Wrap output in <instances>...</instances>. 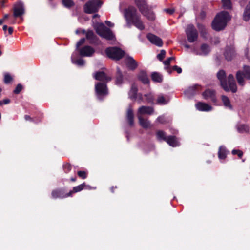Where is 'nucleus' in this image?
<instances>
[{
	"instance_id": "a19ab883",
	"label": "nucleus",
	"mask_w": 250,
	"mask_h": 250,
	"mask_svg": "<svg viewBox=\"0 0 250 250\" xmlns=\"http://www.w3.org/2000/svg\"><path fill=\"white\" fill-rule=\"evenodd\" d=\"M12 81V77L8 74L5 73L4 74V82L6 84H8Z\"/></svg>"
},
{
	"instance_id": "a211bd4d",
	"label": "nucleus",
	"mask_w": 250,
	"mask_h": 250,
	"mask_svg": "<svg viewBox=\"0 0 250 250\" xmlns=\"http://www.w3.org/2000/svg\"><path fill=\"white\" fill-rule=\"evenodd\" d=\"M235 55V49L233 46L227 47L224 53V56L228 61L231 60Z\"/></svg>"
},
{
	"instance_id": "e2e57ef3",
	"label": "nucleus",
	"mask_w": 250,
	"mask_h": 250,
	"mask_svg": "<svg viewBox=\"0 0 250 250\" xmlns=\"http://www.w3.org/2000/svg\"><path fill=\"white\" fill-rule=\"evenodd\" d=\"M7 25H3V30L4 31H6V30H7Z\"/></svg>"
},
{
	"instance_id": "680f3d73",
	"label": "nucleus",
	"mask_w": 250,
	"mask_h": 250,
	"mask_svg": "<svg viewBox=\"0 0 250 250\" xmlns=\"http://www.w3.org/2000/svg\"><path fill=\"white\" fill-rule=\"evenodd\" d=\"M115 188H117V186H115V187H114V186H112V187L111 188V192H112V193H114V189H115Z\"/></svg>"
},
{
	"instance_id": "c756f323",
	"label": "nucleus",
	"mask_w": 250,
	"mask_h": 250,
	"mask_svg": "<svg viewBox=\"0 0 250 250\" xmlns=\"http://www.w3.org/2000/svg\"><path fill=\"white\" fill-rule=\"evenodd\" d=\"M250 18V1L246 7L243 14V19L245 21H248Z\"/></svg>"
},
{
	"instance_id": "37998d69",
	"label": "nucleus",
	"mask_w": 250,
	"mask_h": 250,
	"mask_svg": "<svg viewBox=\"0 0 250 250\" xmlns=\"http://www.w3.org/2000/svg\"><path fill=\"white\" fill-rule=\"evenodd\" d=\"M166 51L164 50H161L160 53L157 55V58L160 61H162L165 57Z\"/></svg>"
},
{
	"instance_id": "c85d7f7f",
	"label": "nucleus",
	"mask_w": 250,
	"mask_h": 250,
	"mask_svg": "<svg viewBox=\"0 0 250 250\" xmlns=\"http://www.w3.org/2000/svg\"><path fill=\"white\" fill-rule=\"evenodd\" d=\"M221 99L223 104L226 107L228 108L229 109H232V106L231 104L230 101L228 97L226 96L222 95Z\"/></svg>"
},
{
	"instance_id": "6ab92c4d",
	"label": "nucleus",
	"mask_w": 250,
	"mask_h": 250,
	"mask_svg": "<svg viewBox=\"0 0 250 250\" xmlns=\"http://www.w3.org/2000/svg\"><path fill=\"white\" fill-rule=\"evenodd\" d=\"M202 96L206 100L210 99L212 102L216 101L215 92L210 89H207L203 93Z\"/></svg>"
},
{
	"instance_id": "de8ad7c7",
	"label": "nucleus",
	"mask_w": 250,
	"mask_h": 250,
	"mask_svg": "<svg viewBox=\"0 0 250 250\" xmlns=\"http://www.w3.org/2000/svg\"><path fill=\"white\" fill-rule=\"evenodd\" d=\"M75 63L79 66H83L85 64V61L82 59H79L76 61Z\"/></svg>"
},
{
	"instance_id": "bb28decb",
	"label": "nucleus",
	"mask_w": 250,
	"mask_h": 250,
	"mask_svg": "<svg viewBox=\"0 0 250 250\" xmlns=\"http://www.w3.org/2000/svg\"><path fill=\"white\" fill-rule=\"evenodd\" d=\"M138 91V88L135 84H133L129 93V97L133 100L136 98V95Z\"/></svg>"
},
{
	"instance_id": "f03ea898",
	"label": "nucleus",
	"mask_w": 250,
	"mask_h": 250,
	"mask_svg": "<svg viewBox=\"0 0 250 250\" xmlns=\"http://www.w3.org/2000/svg\"><path fill=\"white\" fill-rule=\"evenodd\" d=\"M217 77L220 81L222 87L227 92L231 91L233 93L236 92L237 85L233 76L230 74L228 77V83L226 79V74L223 70H219L217 73Z\"/></svg>"
},
{
	"instance_id": "f8f14e48",
	"label": "nucleus",
	"mask_w": 250,
	"mask_h": 250,
	"mask_svg": "<svg viewBox=\"0 0 250 250\" xmlns=\"http://www.w3.org/2000/svg\"><path fill=\"white\" fill-rule=\"evenodd\" d=\"M80 55L82 57H91L95 52L93 48L90 46H85L78 49Z\"/></svg>"
},
{
	"instance_id": "39448f33",
	"label": "nucleus",
	"mask_w": 250,
	"mask_h": 250,
	"mask_svg": "<svg viewBox=\"0 0 250 250\" xmlns=\"http://www.w3.org/2000/svg\"><path fill=\"white\" fill-rule=\"evenodd\" d=\"M102 4L101 0H88L83 5V11L86 14L96 13Z\"/></svg>"
},
{
	"instance_id": "cd10ccee",
	"label": "nucleus",
	"mask_w": 250,
	"mask_h": 250,
	"mask_svg": "<svg viewBox=\"0 0 250 250\" xmlns=\"http://www.w3.org/2000/svg\"><path fill=\"white\" fill-rule=\"evenodd\" d=\"M139 79L144 83L147 84L149 83V79L147 74L145 72H141L138 75Z\"/></svg>"
},
{
	"instance_id": "774afa93",
	"label": "nucleus",
	"mask_w": 250,
	"mask_h": 250,
	"mask_svg": "<svg viewBox=\"0 0 250 250\" xmlns=\"http://www.w3.org/2000/svg\"><path fill=\"white\" fill-rule=\"evenodd\" d=\"M71 180L72 182H75V181H76V177H74V178H71Z\"/></svg>"
},
{
	"instance_id": "4d7b16f0",
	"label": "nucleus",
	"mask_w": 250,
	"mask_h": 250,
	"mask_svg": "<svg viewBox=\"0 0 250 250\" xmlns=\"http://www.w3.org/2000/svg\"><path fill=\"white\" fill-rule=\"evenodd\" d=\"M105 23L108 26H110V27H112L113 26V24L112 23H111L110 21H105Z\"/></svg>"
},
{
	"instance_id": "dca6fc26",
	"label": "nucleus",
	"mask_w": 250,
	"mask_h": 250,
	"mask_svg": "<svg viewBox=\"0 0 250 250\" xmlns=\"http://www.w3.org/2000/svg\"><path fill=\"white\" fill-rule=\"evenodd\" d=\"M147 39L153 44L161 47L163 45L162 40L158 36L151 34L148 33L147 35Z\"/></svg>"
},
{
	"instance_id": "412c9836",
	"label": "nucleus",
	"mask_w": 250,
	"mask_h": 250,
	"mask_svg": "<svg viewBox=\"0 0 250 250\" xmlns=\"http://www.w3.org/2000/svg\"><path fill=\"white\" fill-rule=\"evenodd\" d=\"M126 119L130 126H133L134 125V114L133 110L130 105L129 106L126 113Z\"/></svg>"
},
{
	"instance_id": "2eb2a0df",
	"label": "nucleus",
	"mask_w": 250,
	"mask_h": 250,
	"mask_svg": "<svg viewBox=\"0 0 250 250\" xmlns=\"http://www.w3.org/2000/svg\"><path fill=\"white\" fill-rule=\"evenodd\" d=\"M125 62L128 69L132 70L135 69L138 66L136 61L130 56H126L125 58Z\"/></svg>"
},
{
	"instance_id": "09e8293b",
	"label": "nucleus",
	"mask_w": 250,
	"mask_h": 250,
	"mask_svg": "<svg viewBox=\"0 0 250 250\" xmlns=\"http://www.w3.org/2000/svg\"><path fill=\"white\" fill-rule=\"evenodd\" d=\"M85 42V39L82 38L81 39L79 42H77L76 44V48L78 50L79 48V47L83 44Z\"/></svg>"
},
{
	"instance_id": "423d86ee",
	"label": "nucleus",
	"mask_w": 250,
	"mask_h": 250,
	"mask_svg": "<svg viewBox=\"0 0 250 250\" xmlns=\"http://www.w3.org/2000/svg\"><path fill=\"white\" fill-rule=\"evenodd\" d=\"M95 28L96 33L101 37L108 40H112L114 38V35L111 30L106 27L104 24H98Z\"/></svg>"
},
{
	"instance_id": "8fccbe9b",
	"label": "nucleus",
	"mask_w": 250,
	"mask_h": 250,
	"mask_svg": "<svg viewBox=\"0 0 250 250\" xmlns=\"http://www.w3.org/2000/svg\"><path fill=\"white\" fill-rule=\"evenodd\" d=\"M64 168L65 169V172L67 173L71 170V165L69 164H66L64 166Z\"/></svg>"
},
{
	"instance_id": "e433bc0d",
	"label": "nucleus",
	"mask_w": 250,
	"mask_h": 250,
	"mask_svg": "<svg viewBox=\"0 0 250 250\" xmlns=\"http://www.w3.org/2000/svg\"><path fill=\"white\" fill-rule=\"evenodd\" d=\"M168 102L163 95H159L157 100V104H165Z\"/></svg>"
},
{
	"instance_id": "79ce46f5",
	"label": "nucleus",
	"mask_w": 250,
	"mask_h": 250,
	"mask_svg": "<svg viewBox=\"0 0 250 250\" xmlns=\"http://www.w3.org/2000/svg\"><path fill=\"white\" fill-rule=\"evenodd\" d=\"M77 173L78 176L83 179L87 177V173L84 171H79Z\"/></svg>"
},
{
	"instance_id": "c03bdc74",
	"label": "nucleus",
	"mask_w": 250,
	"mask_h": 250,
	"mask_svg": "<svg viewBox=\"0 0 250 250\" xmlns=\"http://www.w3.org/2000/svg\"><path fill=\"white\" fill-rule=\"evenodd\" d=\"M232 154L233 155L237 154L240 158H241L243 156V152L240 150L234 149L232 151Z\"/></svg>"
},
{
	"instance_id": "ddd939ff",
	"label": "nucleus",
	"mask_w": 250,
	"mask_h": 250,
	"mask_svg": "<svg viewBox=\"0 0 250 250\" xmlns=\"http://www.w3.org/2000/svg\"><path fill=\"white\" fill-rule=\"evenodd\" d=\"M94 78L98 81L107 83L111 80V78L106 75L103 71L96 72L93 75Z\"/></svg>"
},
{
	"instance_id": "4c0bfd02",
	"label": "nucleus",
	"mask_w": 250,
	"mask_h": 250,
	"mask_svg": "<svg viewBox=\"0 0 250 250\" xmlns=\"http://www.w3.org/2000/svg\"><path fill=\"white\" fill-rule=\"evenodd\" d=\"M197 27L200 31L201 35L203 37L206 38V35H207V32H206V30L205 26L202 24L198 23L197 24Z\"/></svg>"
},
{
	"instance_id": "9b49d317",
	"label": "nucleus",
	"mask_w": 250,
	"mask_h": 250,
	"mask_svg": "<svg viewBox=\"0 0 250 250\" xmlns=\"http://www.w3.org/2000/svg\"><path fill=\"white\" fill-rule=\"evenodd\" d=\"M96 93L100 98L101 96H104L107 94V89L106 84L98 83L95 85Z\"/></svg>"
},
{
	"instance_id": "0e129e2a",
	"label": "nucleus",
	"mask_w": 250,
	"mask_h": 250,
	"mask_svg": "<svg viewBox=\"0 0 250 250\" xmlns=\"http://www.w3.org/2000/svg\"><path fill=\"white\" fill-rule=\"evenodd\" d=\"M184 46H185V47H186V48H190V46L189 45H188V44L187 43H185L184 44Z\"/></svg>"
},
{
	"instance_id": "6e6552de",
	"label": "nucleus",
	"mask_w": 250,
	"mask_h": 250,
	"mask_svg": "<svg viewBox=\"0 0 250 250\" xmlns=\"http://www.w3.org/2000/svg\"><path fill=\"white\" fill-rule=\"evenodd\" d=\"M236 78L238 84L241 86H244L245 84L244 78L250 80V66L244 65L243 71L237 72Z\"/></svg>"
},
{
	"instance_id": "6e6d98bb",
	"label": "nucleus",
	"mask_w": 250,
	"mask_h": 250,
	"mask_svg": "<svg viewBox=\"0 0 250 250\" xmlns=\"http://www.w3.org/2000/svg\"><path fill=\"white\" fill-rule=\"evenodd\" d=\"M149 150H145L146 152H148L150 150H153L154 149V148H155V146H154V145H149Z\"/></svg>"
},
{
	"instance_id": "5701e85b",
	"label": "nucleus",
	"mask_w": 250,
	"mask_h": 250,
	"mask_svg": "<svg viewBox=\"0 0 250 250\" xmlns=\"http://www.w3.org/2000/svg\"><path fill=\"white\" fill-rule=\"evenodd\" d=\"M166 142L170 146L176 147L179 145V142L175 136H168Z\"/></svg>"
},
{
	"instance_id": "393cba45",
	"label": "nucleus",
	"mask_w": 250,
	"mask_h": 250,
	"mask_svg": "<svg viewBox=\"0 0 250 250\" xmlns=\"http://www.w3.org/2000/svg\"><path fill=\"white\" fill-rule=\"evenodd\" d=\"M201 87V86L198 84H195L193 86L189 87L187 90L185 91V93L188 96L193 95L195 91L199 88Z\"/></svg>"
},
{
	"instance_id": "20e7f679",
	"label": "nucleus",
	"mask_w": 250,
	"mask_h": 250,
	"mask_svg": "<svg viewBox=\"0 0 250 250\" xmlns=\"http://www.w3.org/2000/svg\"><path fill=\"white\" fill-rule=\"evenodd\" d=\"M134 1L139 11L144 16L150 21L155 20V14L149 8L146 1L145 0H134Z\"/></svg>"
},
{
	"instance_id": "13d9d810",
	"label": "nucleus",
	"mask_w": 250,
	"mask_h": 250,
	"mask_svg": "<svg viewBox=\"0 0 250 250\" xmlns=\"http://www.w3.org/2000/svg\"><path fill=\"white\" fill-rule=\"evenodd\" d=\"M24 118L26 121H32V118L29 115H25Z\"/></svg>"
},
{
	"instance_id": "b1692460",
	"label": "nucleus",
	"mask_w": 250,
	"mask_h": 250,
	"mask_svg": "<svg viewBox=\"0 0 250 250\" xmlns=\"http://www.w3.org/2000/svg\"><path fill=\"white\" fill-rule=\"evenodd\" d=\"M86 39L89 41L90 43H95L97 42V37L94 35V32L92 30H88L86 33Z\"/></svg>"
},
{
	"instance_id": "f704fd0d",
	"label": "nucleus",
	"mask_w": 250,
	"mask_h": 250,
	"mask_svg": "<svg viewBox=\"0 0 250 250\" xmlns=\"http://www.w3.org/2000/svg\"><path fill=\"white\" fill-rule=\"evenodd\" d=\"M218 157L220 159H225L226 157V150L225 147L221 146L218 151Z\"/></svg>"
},
{
	"instance_id": "58836bf2",
	"label": "nucleus",
	"mask_w": 250,
	"mask_h": 250,
	"mask_svg": "<svg viewBox=\"0 0 250 250\" xmlns=\"http://www.w3.org/2000/svg\"><path fill=\"white\" fill-rule=\"evenodd\" d=\"M63 5L67 8H70L74 6L75 3L72 0H62Z\"/></svg>"
},
{
	"instance_id": "f257e3e1",
	"label": "nucleus",
	"mask_w": 250,
	"mask_h": 250,
	"mask_svg": "<svg viewBox=\"0 0 250 250\" xmlns=\"http://www.w3.org/2000/svg\"><path fill=\"white\" fill-rule=\"evenodd\" d=\"M124 17L126 21L127 26H131L133 24L140 30L145 29V25L139 16L137 14V9L133 6H130L124 11Z\"/></svg>"
},
{
	"instance_id": "bf43d9fd",
	"label": "nucleus",
	"mask_w": 250,
	"mask_h": 250,
	"mask_svg": "<svg viewBox=\"0 0 250 250\" xmlns=\"http://www.w3.org/2000/svg\"><path fill=\"white\" fill-rule=\"evenodd\" d=\"M3 102L4 104H8L10 103V100L8 99H5L3 100Z\"/></svg>"
},
{
	"instance_id": "338daca9",
	"label": "nucleus",
	"mask_w": 250,
	"mask_h": 250,
	"mask_svg": "<svg viewBox=\"0 0 250 250\" xmlns=\"http://www.w3.org/2000/svg\"><path fill=\"white\" fill-rule=\"evenodd\" d=\"M8 17H9V15H8V14H5V15H4V19H7V18H8Z\"/></svg>"
},
{
	"instance_id": "3c124183",
	"label": "nucleus",
	"mask_w": 250,
	"mask_h": 250,
	"mask_svg": "<svg viewBox=\"0 0 250 250\" xmlns=\"http://www.w3.org/2000/svg\"><path fill=\"white\" fill-rule=\"evenodd\" d=\"M174 59V58L173 57H169L166 60H165L164 62V64L166 65H169L170 64V62L171 60Z\"/></svg>"
},
{
	"instance_id": "49530a36",
	"label": "nucleus",
	"mask_w": 250,
	"mask_h": 250,
	"mask_svg": "<svg viewBox=\"0 0 250 250\" xmlns=\"http://www.w3.org/2000/svg\"><path fill=\"white\" fill-rule=\"evenodd\" d=\"M146 97V100L148 103L150 104H153V97L151 94L145 95Z\"/></svg>"
},
{
	"instance_id": "1a4fd4ad",
	"label": "nucleus",
	"mask_w": 250,
	"mask_h": 250,
	"mask_svg": "<svg viewBox=\"0 0 250 250\" xmlns=\"http://www.w3.org/2000/svg\"><path fill=\"white\" fill-rule=\"evenodd\" d=\"M185 32L188 40L189 42H193L197 40L198 34L193 25L189 24L188 25Z\"/></svg>"
},
{
	"instance_id": "69168bd1",
	"label": "nucleus",
	"mask_w": 250,
	"mask_h": 250,
	"mask_svg": "<svg viewBox=\"0 0 250 250\" xmlns=\"http://www.w3.org/2000/svg\"><path fill=\"white\" fill-rule=\"evenodd\" d=\"M201 16H202L203 18V17H205V12H202L201 13Z\"/></svg>"
},
{
	"instance_id": "4468645a",
	"label": "nucleus",
	"mask_w": 250,
	"mask_h": 250,
	"mask_svg": "<svg viewBox=\"0 0 250 250\" xmlns=\"http://www.w3.org/2000/svg\"><path fill=\"white\" fill-rule=\"evenodd\" d=\"M51 195L52 197L54 199L64 198L67 197H70V196H68V193H65V190L62 188L53 190L51 193Z\"/></svg>"
},
{
	"instance_id": "aec40b11",
	"label": "nucleus",
	"mask_w": 250,
	"mask_h": 250,
	"mask_svg": "<svg viewBox=\"0 0 250 250\" xmlns=\"http://www.w3.org/2000/svg\"><path fill=\"white\" fill-rule=\"evenodd\" d=\"M195 106L198 110L201 111H209L212 110V107L210 105L203 102H198Z\"/></svg>"
},
{
	"instance_id": "a878e982",
	"label": "nucleus",
	"mask_w": 250,
	"mask_h": 250,
	"mask_svg": "<svg viewBox=\"0 0 250 250\" xmlns=\"http://www.w3.org/2000/svg\"><path fill=\"white\" fill-rule=\"evenodd\" d=\"M86 184L83 183L79 186H76L73 188V189L68 192V196H72V194L74 193L78 192L84 189Z\"/></svg>"
},
{
	"instance_id": "f3484780",
	"label": "nucleus",
	"mask_w": 250,
	"mask_h": 250,
	"mask_svg": "<svg viewBox=\"0 0 250 250\" xmlns=\"http://www.w3.org/2000/svg\"><path fill=\"white\" fill-rule=\"evenodd\" d=\"M154 111V108L151 106H142L140 107L137 111V116L144 114L151 115Z\"/></svg>"
},
{
	"instance_id": "473e14b6",
	"label": "nucleus",
	"mask_w": 250,
	"mask_h": 250,
	"mask_svg": "<svg viewBox=\"0 0 250 250\" xmlns=\"http://www.w3.org/2000/svg\"><path fill=\"white\" fill-rule=\"evenodd\" d=\"M123 76L122 74V72L119 68H117V75L116 78V84H121L123 82Z\"/></svg>"
},
{
	"instance_id": "a18cd8bd",
	"label": "nucleus",
	"mask_w": 250,
	"mask_h": 250,
	"mask_svg": "<svg viewBox=\"0 0 250 250\" xmlns=\"http://www.w3.org/2000/svg\"><path fill=\"white\" fill-rule=\"evenodd\" d=\"M22 89V86L21 84H18L15 90L14 93L15 94H19Z\"/></svg>"
},
{
	"instance_id": "0eeeda50",
	"label": "nucleus",
	"mask_w": 250,
	"mask_h": 250,
	"mask_svg": "<svg viewBox=\"0 0 250 250\" xmlns=\"http://www.w3.org/2000/svg\"><path fill=\"white\" fill-rule=\"evenodd\" d=\"M105 53L109 58L116 61L120 60L125 55V52L117 47L106 48Z\"/></svg>"
},
{
	"instance_id": "ea45409f",
	"label": "nucleus",
	"mask_w": 250,
	"mask_h": 250,
	"mask_svg": "<svg viewBox=\"0 0 250 250\" xmlns=\"http://www.w3.org/2000/svg\"><path fill=\"white\" fill-rule=\"evenodd\" d=\"M223 6L225 9H230L231 7L230 0H222Z\"/></svg>"
},
{
	"instance_id": "9d476101",
	"label": "nucleus",
	"mask_w": 250,
	"mask_h": 250,
	"mask_svg": "<svg viewBox=\"0 0 250 250\" xmlns=\"http://www.w3.org/2000/svg\"><path fill=\"white\" fill-rule=\"evenodd\" d=\"M25 13V7L24 3L20 1L14 4L13 16L15 18L21 17Z\"/></svg>"
},
{
	"instance_id": "7ed1b4c3",
	"label": "nucleus",
	"mask_w": 250,
	"mask_h": 250,
	"mask_svg": "<svg viewBox=\"0 0 250 250\" xmlns=\"http://www.w3.org/2000/svg\"><path fill=\"white\" fill-rule=\"evenodd\" d=\"M230 19L229 13L222 11L218 14L212 23V28L216 31L223 29L226 26L227 22Z\"/></svg>"
},
{
	"instance_id": "4be33fe9",
	"label": "nucleus",
	"mask_w": 250,
	"mask_h": 250,
	"mask_svg": "<svg viewBox=\"0 0 250 250\" xmlns=\"http://www.w3.org/2000/svg\"><path fill=\"white\" fill-rule=\"evenodd\" d=\"M138 118L140 125L145 129H147L150 127V123L147 119H145L142 116L138 115Z\"/></svg>"
},
{
	"instance_id": "72a5a7b5",
	"label": "nucleus",
	"mask_w": 250,
	"mask_h": 250,
	"mask_svg": "<svg viewBox=\"0 0 250 250\" xmlns=\"http://www.w3.org/2000/svg\"><path fill=\"white\" fill-rule=\"evenodd\" d=\"M210 47L209 45L207 44H203L201 46V52L199 54L200 55H207L210 52Z\"/></svg>"
},
{
	"instance_id": "5fc2aeb1",
	"label": "nucleus",
	"mask_w": 250,
	"mask_h": 250,
	"mask_svg": "<svg viewBox=\"0 0 250 250\" xmlns=\"http://www.w3.org/2000/svg\"><path fill=\"white\" fill-rule=\"evenodd\" d=\"M165 11L170 14H172L174 12V10L172 9H166Z\"/></svg>"
},
{
	"instance_id": "c9c22d12",
	"label": "nucleus",
	"mask_w": 250,
	"mask_h": 250,
	"mask_svg": "<svg viewBox=\"0 0 250 250\" xmlns=\"http://www.w3.org/2000/svg\"><path fill=\"white\" fill-rule=\"evenodd\" d=\"M151 78L154 82L158 83H160L162 81V76L157 72H154L152 74Z\"/></svg>"
},
{
	"instance_id": "603ef678",
	"label": "nucleus",
	"mask_w": 250,
	"mask_h": 250,
	"mask_svg": "<svg viewBox=\"0 0 250 250\" xmlns=\"http://www.w3.org/2000/svg\"><path fill=\"white\" fill-rule=\"evenodd\" d=\"M157 121L160 123L164 124L165 123V119L164 116H159L157 118Z\"/></svg>"
},
{
	"instance_id": "052dcab7",
	"label": "nucleus",
	"mask_w": 250,
	"mask_h": 250,
	"mask_svg": "<svg viewBox=\"0 0 250 250\" xmlns=\"http://www.w3.org/2000/svg\"><path fill=\"white\" fill-rule=\"evenodd\" d=\"M8 30V33L9 34L11 35L12 34L13 29L12 27H9Z\"/></svg>"
},
{
	"instance_id": "7c9ffc66",
	"label": "nucleus",
	"mask_w": 250,
	"mask_h": 250,
	"mask_svg": "<svg viewBox=\"0 0 250 250\" xmlns=\"http://www.w3.org/2000/svg\"><path fill=\"white\" fill-rule=\"evenodd\" d=\"M237 131L241 133L247 132L249 131V126L245 124H239L236 126Z\"/></svg>"
},
{
	"instance_id": "864d4df0",
	"label": "nucleus",
	"mask_w": 250,
	"mask_h": 250,
	"mask_svg": "<svg viewBox=\"0 0 250 250\" xmlns=\"http://www.w3.org/2000/svg\"><path fill=\"white\" fill-rule=\"evenodd\" d=\"M173 69L176 71L178 73L180 74L182 72V69L181 68L178 67L177 65H175L173 67Z\"/></svg>"
},
{
	"instance_id": "2f4dec72",
	"label": "nucleus",
	"mask_w": 250,
	"mask_h": 250,
	"mask_svg": "<svg viewBox=\"0 0 250 250\" xmlns=\"http://www.w3.org/2000/svg\"><path fill=\"white\" fill-rule=\"evenodd\" d=\"M157 139L158 140H164L166 141L167 137L166 136V133L162 130H158L156 133Z\"/></svg>"
}]
</instances>
